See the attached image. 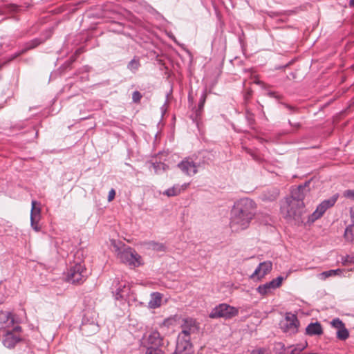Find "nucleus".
I'll use <instances>...</instances> for the list:
<instances>
[{
	"mask_svg": "<svg viewBox=\"0 0 354 354\" xmlns=\"http://www.w3.org/2000/svg\"><path fill=\"white\" fill-rule=\"evenodd\" d=\"M257 211L256 203L248 198L237 201L231 211L230 227L239 232L248 227Z\"/></svg>",
	"mask_w": 354,
	"mask_h": 354,
	"instance_id": "f257e3e1",
	"label": "nucleus"
},
{
	"mask_svg": "<svg viewBox=\"0 0 354 354\" xmlns=\"http://www.w3.org/2000/svg\"><path fill=\"white\" fill-rule=\"evenodd\" d=\"M181 332L178 336L177 340L191 342V335L197 334L200 329V324L191 317L184 318L181 324Z\"/></svg>",
	"mask_w": 354,
	"mask_h": 354,
	"instance_id": "f03ea898",
	"label": "nucleus"
},
{
	"mask_svg": "<svg viewBox=\"0 0 354 354\" xmlns=\"http://www.w3.org/2000/svg\"><path fill=\"white\" fill-rule=\"evenodd\" d=\"M304 207V202H297L295 200L286 201L281 207V212L287 220H299L303 213Z\"/></svg>",
	"mask_w": 354,
	"mask_h": 354,
	"instance_id": "7ed1b4c3",
	"label": "nucleus"
},
{
	"mask_svg": "<svg viewBox=\"0 0 354 354\" xmlns=\"http://www.w3.org/2000/svg\"><path fill=\"white\" fill-rule=\"evenodd\" d=\"M86 279V270L84 265L76 263L67 271L66 281L72 284H81Z\"/></svg>",
	"mask_w": 354,
	"mask_h": 354,
	"instance_id": "20e7f679",
	"label": "nucleus"
},
{
	"mask_svg": "<svg viewBox=\"0 0 354 354\" xmlns=\"http://www.w3.org/2000/svg\"><path fill=\"white\" fill-rule=\"evenodd\" d=\"M238 313L237 308L227 304H221L212 310L209 317L212 319L224 318L229 319L237 315Z\"/></svg>",
	"mask_w": 354,
	"mask_h": 354,
	"instance_id": "39448f33",
	"label": "nucleus"
},
{
	"mask_svg": "<svg viewBox=\"0 0 354 354\" xmlns=\"http://www.w3.org/2000/svg\"><path fill=\"white\" fill-rule=\"evenodd\" d=\"M21 331V328L19 325L13 326L11 329L6 330L2 339L3 346L10 349L15 348L18 343L22 341Z\"/></svg>",
	"mask_w": 354,
	"mask_h": 354,
	"instance_id": "423d86ee",
	"label": "nucleus"
},
{
	"mask_svg": "<svg viewBox=\"0 0 354 354\" xmlns=\"http://www.w3.org/2000/svg\"><path fill=\"white\" fill-rule=\"evenodd\" d=\"M118 257L122 262L130 266L138 267L141 264V257L131 248L120 250Z\"/></svg>",
	"mask_w": 354,
	"mask_h": 354,
	"instance_id": "0eeeda50",
	"label": "nucleus"
},
{
	"mask_svg": "<svg viewBox=\"0 0 354 354\" xmlns=\"http://www.w3.org/2000/svg\"><path fill=\"white\" fill-rule=\"evenodd\" d=\"M201 162L194 161L193 157L185 158L178 165V168L185 175L193 176L197 174Z\"/></svg>",
	"mask_w": 354,
	"mask_h": 354,
	"instance_id": "6e6552de",
	"label": "nucleus"
},
{
	"mask_svg": "<svg viewBox=\"0 0 354 354\" xmlns=\"http://www.w3.org/2000/svg\"><path fill=\"white\" fill-rule=\"evenodd\" d=\"M299 322L295 315L287 313L285 319L281 322V328L283 332L295 334L298 331Z\"/></svg>",
	"mask_w": 354,
	"mask_h": 354,
	"instance_id": "1a4fd4ad",
	"label": "nucleus"
},
{
	"mask_svg": "<svg viewBox=\"0 0 354 354\" xmlns=\"http://www.w3.org/2000/svg\"><path fill=\"white\" fill-rule=\"evenodd\" d=\"M337 195H334L328 199L322 201L317 207L316 210L312 214L311 219L313 221L319 218L324 212L330 207H333L337 200Z\"/></svg>",
	"mask_w": 354,
	"mask_h": 354,
	"instance_id": "9d476101",
	"label": "nucleus"
},
{
	"mask_svg": "<svg viewBox=\"0 0 354 354\" xmlns=\"http://www.w3.org/2000/svg\"><path fill=\"white\" fill-rule=\"evenodd\" d=\"M283 279V277L279 276L276 279L258 286L257 291L263 296L267 295L271 293L272 290L280 287Z\"/></svg>",
	"mask_w": 354,
	"mask_h": 354,
	"instance_id": "9b49d317",
	"label": "nucleus"
},
{
	"mask_svg": "<svg viewBox=\"0 0 354 354\" xmlns=\"http://www.w3.org/2000/svg\"><path fill=\"white\" fill-rule=\"evenodd\" d=\"M272 268V263L270 261L260 263L254 272L251 274L250 278L253 279L260 280L268 274Z\"/></svg>",
	"mask_w": 354,
	"mask_h": 354,
	"instance_id": "f8f14e48",
	"label": "nucleus"
},
{
	"mask_svg": "<svg viewBox=\"0 0 354 354\" xmlns=\"http://www.w3.org/2000/svg\"><path fill=\"white\" fill-rule=\"evenodd\" d=\"M145 344L147 346H153L160 348L162 344V338L157 330H152L145 336Z\"/></svg>",
	"mask_w": 354,
	"mask_h": 354,
	"instance_id": "ddd939ff",
	"label": "nucleus"
},
{
	"mask_svg": "<svg viewBox=\"0 0 354 354\" xmlns=\"http://www.w3.org/2000/svg\"><path fill=\"white\" fill-rule=\"evenodd\" d=\"M113 286V292L115 294L116 299H123L129 295L130 288L127 282L116 280L114 281Z\"/></svg>",
	"mask_w": 354,
	"mask_h": 354,
	"instance_id": "4468645a",
	"label": "nucleus"
},
{
	"mask_svg": "<svg viewBox=\"0 0 354 354\" xmlns=\"http://www.w3.org/2000/svg\"><path fill=\"white\" fill-rule=\"evenodd\" d=\"M308 185V183H305L304 185H300L297 187L293 189L291 191V196L286 198V201H292V200L297 201V202H304V198L305 197L304 191L306 189V187Z\"/></svg>",
	"mask_w": 354,
	"mask_h": 354,
	"instance_id": "2eb2a0df",
	"label": "nucleus"
},
{
	"mask_svg": "<svg viewBox=\"0 0 354 354\" xmlns=\"http://www.w3.org/2000/svg\"><path fill=\"white\" fill-rule=\"evenodd\" d=\"M0 324L2 328L5 330L11 329L15 325V318L13 315L10 312H1L0 313Z\"/></svg>",
	"mask_w": 354,
	"mask_h": 354,
	"instance_id": "dca6fc26",
	"label": "nucleus"
},
{
	"mask_svg": "<svg viewBox=\"0 0 354 354\" xmlns=\"http://www.w3.org/2000/svg\"><path fill=\"white\" fill-rule=\"evenodd\" d=\"M193 346L191 342L177 340L176 350L174 354H193Z\"/></svg>",
	"mask_w": 354,
	"mask_h": 354,
	"instance_id": "f3484780",
	"label": "nucleus"
},
{
	"mask_svg": "<svg viewBox=\"0 0 354 354\" xmlns=\"http://www.w3.org/2000/svg\"><path fill=\"white\" fill-rule=\"evenodd\" d=\"M43 42V40L41 39H39V38H35L31 41H30L29 42L26 43V45H25V47L24 48H23L22 50H21L20 51H19L18 53L12 55L10 59V60H12L14 59H15L16 57H17L18 56L25 53L26 51H28V50H30V49H32V48H35V47H37V46H39V44H41V43Z\"/></svg>",
	"mask_w": 354,
	"mask_h": 354,
	"instance_id": "a211bd4d",
	"label": "nucleus"
},
{
	"mask_svg": "<svg viewBox=\"0 0 354 354\" xmlns=\"http://www.w3.org/2000/svg\"><path fill=\"white\" fill-rule=\"evenodd\" d=\"M323 333V328L318 322L309 324L306 328V334L310 336L320 335Z\"/></svg>",
	"mask_w": 354,
	"mask_h": 354,
	"instance_id": "6ab92c4d",
	"label": "nucleus"
},
{
	"mask_svg": "<svg viewBox=\"0 0 354 354\" xmlns=\"http://www.w3.org/2000/svg\"><path fill=\"white\" fill-rule=\"evenodd\" d=\"M188 186V184L183 185H174L173 187L166 189L163 194L167 196L168 197H172L179 195L182 192L185 191Z\"/></svg>",
	"mask_w": 354,
	"mask_h": 354,
	"instance_id": "aec40b11",
	"label": "nucleus"
},
{
	"mask_svg": "<svg viewBox=\"0 0 354 354\" xmlns=\"http://www.w3.org/2000/svg\"><path fill=\"white\" fill-rule=\"evenodd\" d=\"M279 194V191L277 188H271L264 191L261 197L263 201L272 202L277 199Z\"/></svg>",
	"mask_w": 354,
	"mask_h": 354,
	"instance_id": "412c9836",
	"label": "nucleus"
},
{
	"mask_svg": "<svg viewBox=\"0 0 354 354\" xmlns=\"http://www.w3.org/2000/svg\"><path fill=\"white\" fill-rule=\"evenodd\" d=\"M143 244L147 249L152 250L156 252H162L165 251L166 249V247L163 243L156 242L153 241L145 242Z\"/></svg>",
	"mask_w": 354,
	"mask_h": 354,
	"instance_id": "4be33fe9",
	"label": "nucleus"
},
{
	"mask_svg": "<svg viewBox=\"0 0 354 354\" xmlns=\"http://www.w3.org/2000/svg\"><path fill=\"white\" fill-rule=\"evenodd\" d=\"M162 294L156 292L151 295V299L149 301V306L151 308H156L161 305Z\"/></svg>",
	"mask_w": 354,
	"mask_h": 354,
	"instance_id": "5701e85b",
	"label": "nucleus"
},
{
	"mask_svg": "<svg viewBox=\"0 0 354 354\" xmlns=\"http://www.w3.org/2000/svg\"><path fill=\"white\" fill-rule=\"evenodd\" d=\"M32 208L30 212V218H41V208L39 204L36 201H32Z\"/></svg>",
	"mask_w": 354,
	"mask_h": 354,
	"instance_id": "b1692460",
	"label": "nucleus"
},
{
	"mask_svg": "<svg viewBox=\"0 0 354 354\" xmlns=\"http://www.w3.org/2000/svg\"><path fill=\"white\" fill-rule=\"evenodd\" d=\"M151 167L153 169L154 172L156 174H160L168 169V166L161 162L151 163Z\"/></svg>",
	"mask_w": 354,
	"mask_h": 354,
	"instance_id": "393cba45",
	"label": "nucleus"
},
{
	"mask_svg": "<svg viewBox=\"0 0 354 354\" xmlns=\"http://www.w3.org/2000/svg\"><path fill=\"white\" fill-rule=\"evenodd\" d=\"M206 97H207V91H206V89H205L203 91V93H201V95L200 100H199V102H198V106L196 111L197 116L201 113V112L203 109V106H204V104L206 101Z\"/></svg>",
	"mask_w": 354,
	"mask_h": 354,
	"instance_id": "a878e982",
	"label": "nucleus"
},
{
	"mask_svg": "<svg viewBox=\"0 0 354 354\" xmlns=\"http://www.w3.org/2000/svg\"><path fill=\"white\" fill-rule=\"evenodd\" d=\"M344 238L347 241L354 242V226L348 225L344 232Z\"/></svg>",
	"mask_w": 354,
	"mask_h": 354,
	"instance_id": "bb28decb",
	"label": "nucleus"
},
{
	"mask_svg": "<svg viewBox=\"0 0 354 354\" xmlns=\"http://www.w3.org/2000/svg\"><path fill=\"white\" fill-rule=\"evenodd\" d=\"M89 327L92 328L91 331V333H95L97 331L98 326L93 322L89 324L83 322L80 329L83 333L88 335L87 333H88Z\"/></svg>",
	"mask_w": 354,
	"mask_h": 354,
	"instance_id": "cd10ccee",
	"label": "nucleus"
},
{
	"mask_svg": "<svg viewBox=\"0 0 354 354\" xmlns=\"http://www.w3.org/2000/svg\"><path fill=\"white\" fill-rule=\"evenodd\" d=\"M342 273V270L336 269V270H330L328 271L323 272L319 274V277L321 279H326L328 277L335 276L336 274H339Z\"/></svg>",
	"mask_w": 354,
	"mask_h": 354,
	"instance_id": "c85d7f7f",
	"label": "nucleus"
},
{
	"mask_svg": "<svg viewBox=\"0 0 354 354\" xmlns=\"http://www.w3.org/2000/svg\"><path fill=\"white\" fill-rule=\"evenodd\" d=\"M140 66V61L137 58L131 59L127 65V68L133 73H136Z\"/></svg>",
	"mask_w": 354,
	"mask_h": 354,
	"instance_id": "c756f323",
	"label": "nucleus"
},
{
	"mask_svg": "<svg viewBox=\"0 0 354 354\" xmlns=\"http://www.w3.org/2000/svg\"><path fill=\"white\" fill-rule=\"evenodd\" d=\"M336 336L339 340L344 341L348 338L349 332L346 326H344L341 330H337Z\"/></svg>",
	"mask_w": 354,
	"mask_h": 354,
	"instance_id": "7c9ffc66",
	"label": "nucleus"
},
{
	"mask_svg": "<svg viewBox=\"0 0 354 354\" xmlns=\"http://www.w3.org/2000/svg\"><path fill=\"white\" fill-rule=\"evenodd\" d=\"M330 325L337 330H341L345 326L344 323L339 318H335L330 322Z\"/></svg>",
	"mask_w": 354,
	"mask_h": 354,
	"instance_id": "2f4dec72",
	"label": "nucleus"
},
{
	"mask_svg": "<svg viewBox=\"0 0 354 354\" xmlns=\"http://www.w3.org/2000/svg\"><path fill=\"white\" fill-rule=\"evenodd\" d=\"M341 262L344 266L354 265V255L342 256Z\"/></svg>",
	"mask_w": 354,
	"mask_h": 354,
	"instance_id": "473e14b6",
	"label": "nucleus"
},
{
	"mask_svg": "<svg viewBox=\"0 0 354 354\" xmlns=\"http://www.w3.org/2000/svg\"><path fill=\"white\" fill-rule=\"evenodd\" d=\"M145 354H163V351L158 347L147 346Z\"/></svg>",
	"mask_w": 354,
	"mask_h": 354,
	"instance_id": "72a5a7b5",
	"label": "nucleus"
},
{
	"mask_svg": "<svg viewBox=\"0 0 354 354\" xmlns=\"http://www.w3.org/2000/svg\"><path fill=\"white\" fill-rule=\"evenodd\" d=\"M39 218H30L31 227L36 232H39L40 230V226L39 225Z\"/></svg>",
	"mask_w": 354,
	"mask_h": 354,
	"instance_id": "f704fd0d",
	"label": "nucleus"
},
{
	"mask_svg": "<svg viewBox=\"0 0 354 354\" xmlns=\"http://www.w3.org/2000/svg\"><path fill=\"white\" fill-rule=\"evenodd\" d=\"M245 118L248 120V124L250 125H252V124H254V115L251 112H250L248 110L245 112Z\"/></svg>",
	"mask_w": 354,
	"mask_h": 354,
	"instance_id": "c9c22d12",
	"label": "nucleus"
},
{
	"mask_svg": "<svg viewBox=\"0 0 354 354\" xmlns=\"http://www.w3.org/2000/svg\"><path fill=\"white\" fill-rule=\"evenodd\" d=\"M141 98H142V95L139 91H136L133 93L132 100H133V102H136V103L140 102Z\"/></svg>",
	"mask_w": 354,
	"mask_h": 354,
	"instance_id": "e433bc0d",
	"label": "nucleus"
},
{
	"mask_svg": "<svg viewBox=\"0 0 354 354\" xmlns=\"http://www.w3.org/2000/svg\"><path fill=\"white\" fill-rule=\"evenodd\" d=\"M250 354H268V351L265 348H259L252 350L250 352Z\"/></svg>",
	"mask_w": 354,
	"mask_h": 354,
	"instance_id": "4c0bfd02",
	"label": "nucleus"
},
{
	"mask_svg": "<svg viewBox=\"0 0 354 354\" xmlns=\"http://www.w3.org/2000/svg\"><path fill=\"white\" fill-rule=\"evenodd\" d=\"M275 348L281 351L279 353V354H281V353L287 354L288 353V352L286 351L285 345L281 342L277 343L275 344Z\"/></svg>",
	"mask_w": 354,
	"mask_h": 354,
	"instance_id": "58836bf2",
	"label": "nucleus"
},
{
	"mask_svg": "<svg viewBox=\"0 0 354 354\" xmlns=\"http://www.w3.org/2000/svg\"><path fill=\"white\" fill-rule=\"evenodd\" d=\"M115 191L114 189H111L109 192V195H108V201L110 202V201H112L114 198H115Z\"/></svg>",
	"mask_w": 354,
	"mask_h": 354,
	"instance_id": "ea45409f",
	"label": "nucleus"
},
{
	"mask_svg": "<svg viewBox=\"0 0 354 354\" xmlns=\"http://www.w3.org/2000/svg\"><path fill=\"white\" fill-rule=\"evenodd\" d=\"M75 59H76V55H72V56L69 58V59H68V61H66V62H65V64H65L66 66H69L71 64H72L75 61Z\"/></svg>",
	"mask_w": 354,
	"mask_h": 354,
	"instance_id": "a19ab883",
	"label": "nucleus"
},
{
	"mask_svg": "<svg viewBox=\"0 0 354 354\" xmlns=\"http://www.w3.org/2000/svg\"><path fill=\"white\" fill-rule=\"evenodd\" d=\"M345 196L348 198H352L354 199V190H347L345 192Z\"/></svg>",
	"mask_w": 354,
	"mask_h": 354,
	"instance_id": "79ce46f5",
	"label": "nucleus"
},
{
	"mask_svg": "<svg viewBox=\"0 0 354 354\" xmlns=\"http://www.w3.org/2000/svg\"><path fill=\"white\" fill-rule=\"evenodd\" d=\"M267 95H268L270 97H274L276 99L279 97V95L277 93L270 91L267 92Z\"/></svg>",
	"mask_w": 354,
	"mask_h": 354,
	"instance_id": "37998d69",
	"label": "nucleus"
},
{
	"mask_svg": "<svg viewBox=\"0 0 354 354\" xmlns=\"http://www.w3.org/2000/svg\"><path fill=\"white\" fill-rule=\"evenodd\" d=\"M252 91L251 89H248L245 91L244 95V97L246 100H248L252 96Z\"/></svg>",
	"mask_w": 354,
	"mask_h": 354,
	"instance_id": "c03bdc74",
	"label": "nucleus"
},
{
	"mask_svg": "<svg viewBox=\"0 0 354 354\" xmlns=\"http://www.w3.org/2000/svg\"><path fill=\"white\" fill-rule=\"evenodd\" d=\"M349 6L350 7H354V0H350L349 1Z\"/></svg>",
	"mask_w": 354,
	"mask_h": 354,
	"instance_id": "a18cd8bd",
	"label": "nucleus"
},
{
	"mask_svg": "<svg viewBox=\"0 0 354 354\" xmlns=\"http://www.w3.org/2000/svg\"><path fill=\"white\" fill-rule=\"evenodd\" d=\"M292 126L293 127H299V123H296L295 124H291Z\"/></svg>",
	"mask_w": 354,
	"mask_h": 354,
	"instance_id": "49530a36",
	"label": "nucleus"
},
{
	"mask_svg": "<svg viewBox=\"0 0 354 354\" xmlns=\"http://www.w3.org/2000/svg\"><path fill=\"white\" fill-rule=\"evenodd\" d=\"M305 347H306V346H303L302 348H300L299 349H300L301 351V350H304Z\"/></svg>",
	"mask_w": 354,
	"mask_h": 354,
	"instance_id": "de8ad7c7",
	"label": "nucleus"
},
{
	"mask_svg": "<svg viewBox=\"0 0 354 354\" xmlns=\"http://www.w3.org/2000/svg\"><path fill=\"white\" fill-rule=\"evenodd\" d=\"M287 107L289 109H292V108L290 106H287Z\"/></svg>",
	"mask_w": 354,
	"mask_h": 354,
	"instance_id": "09e8293b",
	"label": "nucleus"
},
{
	"mask_svg": "<svg viewBox=\"0 0 354 354\" xmlns=\"http://www.w3.org/2000/svg\"><path fill=\"white\" fill-rule=\"evenodd\" d=\"M12 6L16 8L17 6L16 5H12Z\"/></svg>",
	"mask_w": 354,
	"mask_h": 354,
	"instance_id": "8fccbe9b",
	"label": "nucleus"
},
{
	"mask_svg": "<svg viewBox=\"0 0 354 354\" xmlns=\"http://www.w3.org/2000/svg\"><path fill=\"white\" fill-rule=\"evenodd\" d=\"M350 212H351V214H352V212H353V209H351Z\"/></svg>",
	"mask_w": 354,
	"mask_h": 354,
	"instance_id": "3c124183",
	"label": "nucleus"
}]
</instances>
